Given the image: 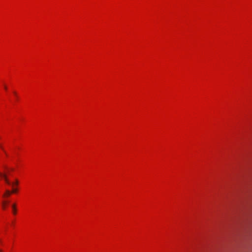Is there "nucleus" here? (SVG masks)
I'll use <instances>...</instances> for the list:
<instances>
[{"instance_id":"obj_6","label":"nucleus","mask_w":252,"mask_h":252,"mask_svg":"<svg viewBox=\"0 0 252 252\" xmlns=\"http://www.w3.org/2000/svg\"><path fill=\"white\" fill-rule=\"evenodd\" d=\"M5 203H5V202H4L3 203V208H4V206H5Z\"/></svg>"},{"instance_id":"obj_8","label":"nucleus","mask_w":252,"mask_h":252,"mask_svg":"<svg viewBox=\"0 0 252 252\" xmlns=\"http://www.w3.org/2000/svg\"><path fill=\"white\" fill-rule=\"evenodd\" d=\"M14 94L15 95H16V92H14Z\"/></svg>"},{"instance_id":"obj_7","label":"nucleus","mask_w":252,"mask_h":252,"mask_svg":"<svg viewBox=\"0 0 252 252\" xmlns=\"http://www.w3.org/2000/svg\"><path fill=\"white\" fill-rule=\"evenodd\" d=\"M4 89H5V90H7V87H6V86H4Z\"/></svg>"},{"instance_id":"obj_3","label":"nucleus","mask_w":252,"mask_h":252,"mask_svg":"<svg viewBox=\"0 0 252 252\" xmlns=\"http://www.w3.org/2000/svg\"><path fill=\"white\" fill-rule=\"evenodd\" d=\"M12 208H13V214H16V205L15 204H13Z\"/></svg>"},{"instance_id":"obj_5","label":"nucleus","mask_w":252,"mask_h":252,"mask_svg":"<svg viewBox=\"0 0 252 252\" xmlns=\"http://www.w3.org/2000/svg\"><path fill=\"white\" fill-rule=\"evenodd\" d=\"M0 148L2 150H3V152L5 153V154L6 155V152L4 151V149H3V147H2V146L0 144Z\"/></svg>"},{"instance_id":"obj_10","label":"nucleus","mask_w":252,"mask_h":252,"mask_svg":"<svg viewBox=\"0 0 252 252\" xmlns=\"http://www.w3.org/2000/svg\"><path fill=\"white\" fill-rule=\"evenodd\" d=\"M0 243H1V240H0Z\"/></svg>"},{"instance_id":"obj_1","label":"nucleus","mask_w":252,"mask_h":252,"mask_svg":"<svg viewBox=\"0 0 252 252\" xmlns=\"http://www.w3.org/2000/svg\"><path fill=\"white\" fill-rule=\"evenodd\" d=\"M0 177L3 179L4 181L7 185H11L13 186L14 185H17L18 184V181L17 180H16L14 183L11 184L8 179L7 176L6 174L0 172Z\"/></svg>"},{"instance_id":"obj_4","label":"nucleus","mask_w":252,"mask_h":252,"mask_svg":"<svg viewBox=\"0 0 252 252\" xmlns=\"http://www.w3.org/2000/svg\"><path fill=\"white\" fill-rule=\"evenodd\" d=\"M17 189H16L13 188L11 192V193H15L17 192Z\"/></svg>"},{"instance_id":"obj_9","label":"nucleus","mask_w":252,"mask_h":252,"mask_svg":"<svg viewBox=\"0 0 252 252\" xmlns=\"http://www.w3.org/2000/svg\"><path fill=\"white\" fill-rule=\"evenodd\" d=\"M2 252V250H0V252Z\"/></svg>"},{"instance_id":"obj_2","label":"nucleus","mask_w":252,"mask_h":252,"mask_svg":"<svg viewBox=\"0 0 252 252\" xmlns=\"http://www.w3.org/2000/svg\"><path fill=\"white\" fill-rule=\"evenodd\" d=\"M11 194V192L9 190H6L5 194L3 195V197H5L6 196H9Z\"/></svg>"}]
</instances>
